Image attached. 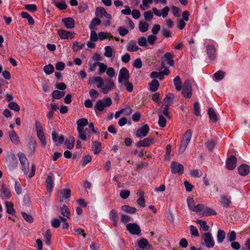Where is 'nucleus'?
Instances as JSON below:
<instances>
[{"label":"nucleus","instance_id":"1","mask_svg":"<svg viewBox=\"0 0 250 250\" xmlns=\"http://www.w3.org/2000/svg\"><path fill=\"white\" fill-rule=\"evenodd\" d=\"M18 156L22 167V170L24 174L29 178L33 177L35 174L36 167L35 165L33 164L32 165L31 171H29V164L25 155L22 152H19L18 154Z\"/></svg>","mask_w":250,"mask_h":250},{"label":"nucleus","instance_id":"2","mask_svg":"<svg viewBox=\"0 0 250 250\" xmlns=\"http://www.w3.org/2000/svg\"><path fill=\"white\" fill-rule=\"evenodd\" d=\"M112 100L110 98H104L102 100H98L94 106V110L97 114L98 111H102L105 107L110 106L112 104Z\"/></svg>","mask_w":250,"mask_h":250},{"label":"nucleus","instance_id":"3","mask_svg":"<svg viewBox=\"0 0 250 250\" xmlns=\"http://www.w3.org/2000/svg\"><path fill=\"white\" fill-rule=\"evenodd\" d=\"M192 132L191 130H188L184 134L179 147V152L182 154L186 150L192 137Z\"/></svg>","mask_w":250,"mask_h":250},{"label":"nucleus","instance_id":"4","mask_svg":"<svg viewBox=\"0 0 250 250\" xmlns=\"http://www.w3.org/2000/svg\"><path fill=\"white\" fill-rule=\"evenodd\" d=\"M115 84L113 81L111 79H108L104 81V85L101 88L102 92L105 94L108 93L109 91L115 88Z\"/></svg>","mask_w":250,"mask_h":250},{"label":"nucleus","instance_id":"5","mask_svg":"<svg viewBox=\"0 0 250 250\" xmlns=\"http://www.w3.org/2000/svg\"><path fill=\"white\" fill-rule=\"evenodd\" d=\"M88 124L87 119L85 118H82L79 119L77 122V129L78 132V137L80 139H85V137L82 134V128Z\"/></svg>","mask_w":250,"mask_h":250},{"label":"nucleus","instance_id":"6","mask_svg":"<svg viewBox=\"0 0 250 250\" xmlns=\"http://www.w3.org/2000/svg\"><path fill=\"white\" fill-rule=\"evenodd\" d=\"M170 169L172 173L180 175L183 173L184 167L182 164L173 161L170 164Z\"/></svg>","mask_w":250,"mask_h":250},{"label":"nucleus","instance_id":"7","mask_svg":"<svg viewBox=\"0 0 250 250\" xmlns=\"http://www.w3.org/2000/svg\"><path fill=\"white\" fill-rule=\"evenodd\" d=\"M182 95L184 97L189 98L192 95V88L189 80H186L183 85Z\"/></svg>","mask_w":250,"mask_h":250},{"label":"nucleus","instance_id":"8","mask_svg":"<svg viewBox=\"0 0 250 250\" xmlns=\"http://www.w3.org/2000/svg\"><path fill=\"white\" fill-rule=\"evenodd\" d=\"M129 71L125 67H122L119 71L118 81L119 83H123L124 82L129 80Z\"/></svg>","mask_w":250,"mask_h":250},{"label":"nucleus","instance_id":"9","mask_svg":"<svg viewBox=\"0 0 250 250\" xmlns=\"http://www.w3.org/2000/svg\"><path fill=\"white\" fill-rule=\"evenodd\" d=\"M58 34L60 38L63 40H71L76 35L75 33L74 32L67 31L62 29L58 30Z\"/></svg>","mask_w":250,"mask_h":250},{"label":"nucleus","instance_id":"10","mask_svg":"<svg viewBox=\"0 0 250 250\" xmlns=\"http://www.w3.org/2000/svg\"><path fill=\"white\" fill-rule=\"evenodd\" d=\"M203 239L205 246L208 248H212L215 244L213 238L210 232H207L204 234Z\"/></svg>","mask_w":250,"mask_h":250},{"label":"nucleus","instance_id":"11","mask_svg":"<svg viewBox=\"0 0 250 250\" xmlns=\"http://www.w3.org/2000/svg\"><path fill=\"white\" fill-rule=\"evenodd\" d=\"M126 229L131 234L139 235L141 230L140 227L136 223H129L126 226Z\"/></svg>","mask_w":250,"mask_h":250},{"label":"nucleus","instance_id":"12","mask_svg":"<svg viewBox=\"0 0 250 250\" xmlns=\"http://www.w3.org/2000/svg\"><path fill=\"white\" fill-rule=\"evenodd\" d=\"M149 127L147 124L143 125L142 127L138 128L136 133V136L137 137L143 138L146 137L148 133Z\"/></svg>","mask_w":250,"mask_h":250},{"label":"nucleus","instance_id":"13","mask_svg":"<svg viewBox=\"0 0 250 250\" xmlns=\"http://www.w3.org/2000/svg\"><path fill=\"white\" fill-rule=\"evenodd\" d=\"M153 13L158 17L162 16L163 18L166 17L169 11V8L168 6H166L163 8L161 11L158 10L157 8L154 7L152 9Z\"/></svg>","mask_w":250,"mask_h":250},{"label":"nucleus","instance_id":"14","mask_svg":"<svg viewBox=\"0 0 250 250\" xmlns=\"http://www.w3.org/2000/svg\"><path fill=\"white\" fill-rule=\"evenodd\" d=\"M8 136L10 141L15 145H19L21 143L20 139L17 133L14 130L8 131Z\"/></svg>","mask_w":250,"mask_h":250},{"label":"nucleus","instance_id":"15","mask_svg":"<svg viewBox=\"0 0 250 250\" xmlns=\"http://www.w3.org/2000/svg\"><path fill=\"white\" fill-rule=\"evenodd\" d=\"M206 51L210 60H213L216 58V49L214 46L208 45L206 47Z\"/></svg>","mask_w":250,"mask_h":250},{"label":"nucleus","instance_id":"16","mask_svg":"<svg viewBox=\"0 0 250 250\" xmlns=\"http://www.w3.org/2000/svg\"><path fill=\"white\" fill-rule=\"evenodd\" d=\"M62 22L67 29H71L75 27V21L72 18L68 17L62 18Z\"/></svg>","mask_w":250,"mask_h":250},{"label":"nucleus","instance_id":"17","mask_svg":"<svg viewBox=\"0 0 250 250\" xmlns=\"http://www.w3.org/2000/svg\"><path fill=\"white\" fill-rule=\"evenodd\" d=\"M236 158L233 155L229 156L226 161V167L228 169L232 170L234 169L236 165Z\"/></svg>","mask_w":250,"mask_h":250},{"label":"nucleus","instance_id":"18","mask_svg":"<svg viewBox=\"0 0 250 250\" xmlns=\"http://www.w3.org/2000/svg\"><path fill=\"white\" fill-rule=\"evenodd\" d=\"M52 140L56 146H60L64 142V137L62 135H59L58 133L53 131L52 134Z\"/></svg>","mask_w":250,"mask_h":250},{"label":"nucleus","instance_id":"19","mask_svg":"<svg viewBox=\"0 0 250 250\" xmlns=\"http://www.w3.org/2000/svg\"><path fill=\"white\" fill-rule=\"evenodd\" d=\"M109 219L113 222V225L116 227L119 220V217L117 214V211L116 209H112L109 213Z\"/></svg>","mask_w":250,"mask_h":250},{"label":"nucleus","instance_id":"20","mask_svg":"<svg viewBox=\"0 0 250 250\" xmlns=\"http://www.w3.org/2000/svg\"><path fill=\"white\" fill-rule=\"evenodd\" d=\"M220 203L224 208H228L231 203V197L226 195H222L220 197Z\"/></svg>","mask_w":250,"mask_h":250},{"label":"nucleus","instance_id":"21","mask_svg":"<svg viewBox=\"0 0 250 250\" xmlns=\"http://www.w3.org/2000/svg\"><path fill=\"white\" fill-rule=\"evenodd\" d=\"M1 197L3 199H8L11 196V193L8 188L4 185H2L1 189Z\"/></svg>","mask_w":250,"mask_h":250},{"label":"nucleus","instance_id":"22","mask_svg":"<svg viewBox=\"0 0 250 250\" xmlns=\"http://www.w3.org/2000/svg\"><path fill=\"white\" fill-rule=\"evenodd\" d=\"M126 49L129 52H136L141 49L135 41H129L126 45Z\"/></svg>","mask_w":250,"mask_h":250},{"label":"nucleus","instance_id":"23","mask_svg":"<svg viewBox=\"0 0 250 250\" xmlns=\"http://www.w3.org/2000/svg\"><path fill=\"white\" fill-rule=\"evenodd\" d=\"M138 247L142 249L149 250L152 248L148 241L146 238H141L140 241L138 242Z\"/></svg>","mask_w":250,"mask_h":250},{"label":"nucleus","instance_id":"24","mask_svg":"<svg viewBox=\"0 0 250 250\" xmlns=\"http://www.w3.org/2000/svg\"><path fill=\"white\" fill-rule=\"evenodd\" d=\"M154 140L152 138L148 137L140 141L139 143V146L141 147H146L150 146L153 144Z\"/></svg>","mask_w":250,"mask_h":250},{"label":"nucleus","instance_id":"25","mask_svg":"<svg viewBox=\"0 0 250 250\" xmlns=\"http://www.w3.org/2000/svg\"><path fill=\"white\" fill-rule=\"evenodd\" d=\"M35 128L37 131V136L39 138L45 137L42 126L40 122L38 120L35 121Z\"/></svg>","mask_w":250,"mask_h":250},{"label":"nucleus","instance_id":"26","mask_svg":"<svg viewBox=\"0 0 250 250\" xmlns=\"http://www.w3.org/2000/svg\"><path fill=\"white\" fill-rule=\"evenodd\" d=\"M164 61L166 62L170 66H173L174 64L173 56L170 52H167L164 54Z\"/></svg>","mask_w":250,"mask_h":250},{"label":"nucleus","instance_id":"27","mask_svg":"<svg viewBox=\"0 0 250 250\" xmlns=\"http://www.w3.org/2000/svg\"><path fill=\"white\" fill-rule=\"evenodd\" d=\"M238 171L240 175L245 176L249 173V166L246 164H242L238 167Z\"/></svg>","mask_w":250,"mask_h":250},{"label":"nucleus","instance_id":"28","mask_svg":"<svg viewBox=\"0 0 250 250\" xmlns=\"http://www.w3.org/2000/svg\"><path fill=\"white\" fill-rule=\"evenodd\" d=\"M52 3L60 10H64L67 7L64 0H52Z\"/></svg>","mask_w":250,"mask_h":250},{"label":"nucleus","instance_id":"29","mask_svg":"<svg viewBox=\"0 0 250 250\" xmlns=\"http://www.w3.org/2000/svg\"><path fill=\"white\" fill-rule=\"evenodd\" d=\"M158 114L159 116L158 125L161 127H164L166 125L167 120L162 115V107L158 110Z\"/></svg>","mask_w":250,"mask_h":250},{"label":"nucleus","instance_id":"30","mask_svg":"<svg viewBox=\"0 0 250 250\" xmlns=\"http://www.w3.org/2000/svg\"><path fill=\"white\" fill-rule=\"evenodd\" d=\"M159 86V83L156 79L153 80L149 84L148 89L151 92H154L157 90Z\"/></svg>","mask_w":250,"mask_h":250},{"label":"nucleus","instance_id":"31","mask_svg":"<svg viewBox=\"0 0 250 250\" xmlns=\"http://www.w3.org/2000/svg\"><path fill=\"white\" fill-rule=\"evenodd\" d=\"M174 98V95L172 93H168L164 98L163 102V104L165 106H169L170 103H172Z\"/></svg>","mask_w":250,"mask_h":250},{"label":"nucleus","instance_id":"32","mask_svg":"<svg viewBox=\"0 0 250 250\" xmlns=\"http://www.w3.org/2000/svg\"><path fill=\"white\" fill-rule=\"evenodd\" d=\"M61 194L62 196L60 199L61 202H62L64 199H66L70 197L71 190L70 189L64 188L61 190Z\"/></svg>","mask_w":250,"mask_h":250},{"label":"nucleus","instance_id":"33","mask_svg":"<svg viewBox=\"0 0 250 250\" xmlns=\"http://www.w3.org/2000/svg\"><path fill=\"white\" fill-rule=\"evenodd\" d=\"M46 186L49 192H51L54 188V181L51 176L49 175L46 179Z\"/></svg>","mask_w":250,"mask_h":250},{"label":"nucleus","instance_id":"34","mask_svg":"<svg viewBox=\"0 0 250 250\" xmlns=\"http://www.w3.org/2000/svg\"><path fill=\"white\" fill-rule=\"evenodd\" d=\"M89 82L91 83H99L97 84V86L98 88L101 87V86L104 85V81L103 79L101 77H93L90 80Z\"/></svg>","mask_w":250,"mask_h":250},{"label":"nucleus","instance_id":"35","mask_svg":"<svg viewBox=\"0 0 250 250\" xmlns=\"http://www.w3.org/2000/svg\"><path fill=\"white\" fill-rule=\"evenodd\" d=\"M208 114L210 120L213 122L217 121V116L214 110L212 108H209L208 110Z\"/></svg>","mask_w":250,"mask_h":250},{"label":"nucleus","instance_id":"36","mask_svg":"<svg viewBox=\"0 0 250 250\" xmlns=\"http://www.w3.org/2000/svg\"><path fill=\"white\" fill-rule=\"evenodd\" d=\"M173 83L175 86L176 89L179 91L182 89V81L180 77L179 76H176L173 80Z\"/></svg>","mask_w":250,"mask_h":250},{"label":"nucleus","instance_id":"37","mask_svg":"<svg viewBox=\"0 0 250 250\" xmlns=\"http://www.w3.org/2000/svg\"><path fill=\"white\" fill-rule=\"evenodd\" d=\"M65 94V92L60 91L59 90H54L52 93V100L54 101L55 99H60L63 97Z\"/></svg>","mask_w":250,"mask_h":250},{"label":"nucleus","instance_id":"38","mask_svg":"<svg viewBox=\"0 0 250 250\" xmlns=\"http://www.w3.org/2000/svg\"><path fill=\"white\" fill-rule=\"evenodd\" d=\"M61 213L65 217L68 219L70 218V211L67 207L63 204L61 207Z\"/></svg>","mask_w":250,"mask_h":250},{"label":"nucleus","instance_id":"39","mask_svg":"<svg viewBox=\"0 0 250 250\" xmlns=\"http://www.w3.org/2000/svg\"><path fill=\"white\" fill-rule=\"evenodd\" d=\"M149 27V24L146 21H140L139 24V29L141 32H146Z\"/></svg>","mask_w":250,"mask_h":250},{"label":"nucleus","instance_id":"40","mask_svg":"<svg viewBox=\"0 0 250 250\" xmlns=\"http://www.w3.org/2000/svg\"><path fill=\"white\" fill-rule=\"evenodd\" d=\"M225 232L224 230L219 229L217 232V241L218 243H221L223 242L225 238Z\"/></svg>","mask_w":250,"mask_h":250},{"label":"nucleus","instance_id":"41","mask_svg":"<svg viewBox=\"0 0 250 250\" xmlns=\"http://www.w3.org/2000/svg\"><path fill=\"white\" fill-rule=\"evenodd\" d=\"M85 46L84 43H81L78 41L74 42L72 49L74 52H77L79 50L83 49Z\"/></svg>","mask_w":250,"mask_h":250},{"label":"nucleus","instance_id":"42","mask_svg":"<svg viewBox=\"0 0 250 250\" xmlns=\"http://www.w3.org/2000/svg\"><path fill=\"white\" fill-rule=\"evenodd\" d=\"M93 153L95 154H97L100 153L102 149L101 143L97 141H95L93 144Z\"/></svg>","mask_w":250,"mask_h":250},{"label":"nucleus","instance_id":"43","mask_svg":"<svg viewBox=\"0 0 250 250\" xmlns=\"http://www.w3.org/2000/svg\"><path fill=\"white\" fill-rule=\"evenodd\" d=\"M22 18L26 19L29 24L33 25L34 23V21L32 17L26 12H22L21 13Z\"/></svg>","mask_w":250,"mask_h":250},{"label":"nucleus","instance_id":"44","mask_svg":"<svg viewBox=\"0 0 250 250\" xmlns=\"http://www.w3.org/2000/svg\"><path fill=\"white\" fill-rule=\"evenodd\" d=\"M122 209L123 210L129 213H134L137 211V209L135 208L131 207L128 205H124L122 206Z\"/></svg>","mask_w":250,"mask_h":250},{"label":"nucleus","instance_id":"45","mask_svg":"<svg viewBox=\"0 0 250 250\" xmlns=\"http://www.w3.org/2000/svg\"><path fill=\"white\" fill-rule=\"evenodd\" d=\"M74 143L75 139L73 137H70L69 140H66L65 141V145L66 146V147L69 149H71L74 147Z\"/></svg>","mask_w":250,"mask_h":250},{"label":"nucleus","instance_id":"46","mask_svg":"<svg viewBox=\"0 0 250 250\" xmlns=\"http://www.w3.org/2000/svg\"><path fill=\"white\" fill-rule=\"evenodd\" d=\"M5 206L6 208V212L8 214H13L15 213V210L13 208V205L9 202H6Z\"/></svg>","mask_w":250,"mask_h":250},{"label":"nucleus","instance_id":"47","mask_svg":"<svg viewBox=\"0 0 250 250\" xmlns=\"http://www.w3.org/2000/svg\"><path fill=\"white\" fill-rule=\"evenodd\" d=\"M197 223L200 225V229L204 231H207L209 229V226L207 225V222L202 220H197Z\"/></svg>","mask_w":250,"mask_h":250},{"label":"nucleus","instance_id":"48","mask_svg":"<svg viewBox=\"0 0 250 250\" xmlns=\"http://www.w3.org/2000/svg\"><path fill=\"white\" fill-rule=\"evenodd\" d=\"M101 22V20L98 18H94L91 21V23H90L89 27V28L91 30H93L94 29L96 25H99Z\"/></svg>","mask_w":250,"mask_h":250},{"label":"nucleus","instance_id":"49","mask_svg":"<svg viewBox=\"0 0 250 250\" xmlns=\"http://www.w3.org/2000/svg\"><path fill=\"white\" fill-rule=\"evenodd\" d=\"M44 72L47 75L52 73L54 71V67L53 65L49 64L44 66Z\"/></svg>","mask_w":250,"mask_h":250},{"label":"nucleus","instance_id":"50","mask_svg":"<svg viewBox=\"0 0 250 250\" xmlns=\"http://www.w3.org/2000/svg\"><path fill=\"white\" fill-rule=\"evenodd\" d=\"M203 213L205 216L216 215L217 214L215 210L208 207H206L204 208Z\"/></svg>","mask_w":250,"mask_h":250},{"label":"nucleus","instance_id":"51","mask_svg":"<svg viewBox=\"0 0 250 250\" xmlns=\"http://www.w3.org/2000/svg\"><path fill=\"white\" fill-rule=\"evenodd\" d=\"M106 11L103 7H97L96 9L95 14L97 17L102 18L104 17V14Z\"/></svg>","mask_w":250,"mask_h":250},{"label":"nucleus","instance_id":"52","mask_svg":"<svg viewBox=\"0 0 250 250\" xmlns=\"http://www.w3.org/2000/svg\"><path fill=\"white\" fill-rule=\"evenodd\" d=\"M138 44L142 47H146L147 45V40L144 37H139L137 39Z\"/></svg>","mask_w":250,"mask_h":250},{"label":"nucleus","instance_id":"53","mask_svg":"<svg viewBox=\"0 0 250 250\" xmlns=\"http://www.w3.org/2000/svg\"><path fill=\"white\" fill-rule=\"evenodd\" d=\"M123 84L125 86V89L129 92H131L133 90V85L129 82V80L124 82Z\"/></svg>","mask_w":250,"mask_h":250},{"label":"nucleus","instance_id":"54","mask_svg":"<svg viewBox=\"0 0 250 250\" xmlns=\"http://www.w3.org/2000/svg\"><path fill=\"white\" fill-rule=\"evenodd\" d=\"M105 52L104 53V56L108 57L110 58L113 55V49L111 47L109 46H106L104 47Z\"/></svg>","mask_w":250,"mask_h":250},{"label":"nucleus","instance_id":"55","mask_svg":"<svg viewBox=\"0 0 250 250\" xmlns=\"http://www.w3.org/2000/svg\"><path fill=\"white\" fill-rule=\"evenodd\" d=\"M215 146V143L213 140H208L206 143V146L209 151H212Z\"/></svg>","mask_w":250,"mask_h":250},{"label":"nucleus","instance_id":"56","mask_svg":"<svg viewBox=\"0 0 250 250\" xmlns=\"http://www.w3.org/2000/svg\"><path fill=\"white\" fill-rule=\"evenodd\" d=\"M225 72L222 71H218L214 74V77L217 81L222 80L225 76Z\"/></svg>","mask_w":250,"mask_h":250},{"label":"nucleus","instance_id":"57","mask_svg":"<svg viewBox=\"0 0 250 250\" xmlns=\"http://www.w3.org/2000/svg\"><path fill=\"white\" fill-rule=\"evenodd\" d=\"M8 107L11 110H14L16 112H19L20 110L19 105L16 103L13 102H10L8 104Z\"/></svg>","mask_w":250,"mask_h":250},{"label":"nucleus","instance_id":"58","mask_svg":"<svg viewBox=\"0 0 250 250\" xmlns=\"http://www.w3.org/2000/svg\"><path fill=\"white\" fill-rule=\"evenodd\" d=\"M82 134L85 137V139H81L83 141H86L90 138V131L88 128L85 129H84V128H82Z\"/></svg>","mask_w":250,"mask_h":250},{"label":"nucleus","instance_id":"59","mask_svg":"<svg viewBox=\"0 0 250 250\" xmlns=\"http://www.w3.org/2000/svg\"><path fill=\"white\" fill-rule=\"evenodd\" d=\"M44 242L45 243L48 245H49L50 244V239H51V231L49 229H48L46 230L44 234Z\"/></svg>","mask_w":250,"mask_h":250},{"label":"nucleus","instance_id":"60","mask_svg":"<svg viewBox=\"0 0 250 250\" xmlns=\"http://www.w3.org/2000/svg\"><path fill=\"white\" fill-rule=\"evenodd\" d=\"M144 16L145 19L147 21H149L152 19L153 17V13L152 11H147L144 12Z\"/></svg>","mask_w":250,"mask_h":250},{"label":"nucleus","instance_id":"61","mask_svg":"<svg viewBox=\"0 0 250 250\" xmlns=\"http://www.w3.org/2000/svg\"><path fill=\"white\" fill-rule=\"evenodd\" d=\"M227 239L229 242H232L236 239V233L234 231L232 230L227 234Z\"/></svg>","mask_w":250,"mask_h":250},{"label":"nucleus","instance_id":"62","mask_svg":"<svg viewBox=\"0 0 250 250\" xmlns=\"http://www.w3.org/2000/svg\"><path fill=\"white\" fill-rule=\"evenodd\" d=\"M194 113L196 116H199L200 114V107L198 102H196L193 104Z\"/></svg>","mask_w":250,"mask_h":250},{"label":"nucleus","instance_id":"63","mask_svg":"<svg viewBox=\"0 0 250 250\" xmlns=\"http://www.w3.org/2000/svg\"><path fill=\"white\" fill-rule=\"evenodd\" d=\"M97 64H98V65L99 66V71L100 74H103L105 72L107 67L105 64L101 62H98Z\"/></svg>","mask_w":250,"mask_h":250},{"label":"nucleus","instance_id":"64","mask_svg":"<svg viewBox=\"0 0 250 250\" xmlns=\"http://www.w3.org/2000/svg\"><path fill=\"white\" fill-rule=\"evenodd\" d=\"M22 216L23 218L28 223H31L33 222V218L31 215L27 214L26 212H22Z\"/></svg>","mask_w":250,"mask_h":250}]
</instances>
